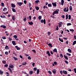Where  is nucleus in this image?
Segmentation results:
<instances>
[{"mask_svg":"<svg viewBox=\"0 0 76 76\" xmlns=\"http://www.w3.org/2000/svg\"><path fill=\"white\" fill-rule=\"evenodd\" d=\"M60 11V10L57 9V10L55 11L53 13V16H54L55 14H58V12Z\"/></svg>","mask_w":76,"mask_h":76,"instance_id":"f257e3e1","label":"nucleus"},{"mask_svg":"<svg viewBox=\"0 0 76 76\" xmlns=\"http://www.w3.org/2000/svg\"><path fill=\"white\" fill-rule=\"evenodd\" d=\"M63 24V22H60L58 23V27L59 28H60L62 26V25Z\"/></svg>","mask_w":76,"mask_h":76,"instance_id":"f03ea898","label":"nucleus"},{"mask_svg":"<svg viewBox=\"0 0 76 76\" xmlns=\"http://www.w3.org/2000/svg\"><path fill=\"white\" fill-rule=\"evenodd\" d=\"M66 7H66H65L64 10V12H69V7Z\"/></svg>","mask_w":76,"mask_h":76,"instance_id":"7ed1b4c3","label":"nucleus"},{"mask_svg":"<svg viewBox=\"0 0 76 76\" xmlns=\"http://www.w3.org/2000/svg\"><path fill=\"white\" fill-rule=\"evenodd\" d=\"M40 22L41 23H43L44 22V24H46V21L45 19H44V20L42 19L41 20Z\"/></svg>","mask_w":76,"mask_h":76,"instance_id":"20e7f679","label":"nucleus"},{"mask_svg":"<svg viewBox=\"0 0 76 76\" xmlns=\"http://www.w3.org/2000/svg\"><path fill=\"white\" fill-rule=\"evenodd\" d=\"M13 38H15V39L16 40V41L19 40L18 38H18V36H17L16 35H14L13 36Z\"/></svg>","mask_w":76,"mask_h":76,"instance_id":"39448f33","label":"nucleus"},{"mask_svg":"<svg viewBox=\"0 0 76 76\" xmlns=\"http://www.w3.org/2000/svg\"><path fill=\"white\" fill-rule=\"evenodd\" d=\"M52 72L53 73V74H56V72H57V71H56V69H54L53 70H52Z\"/></svg>","mask_w":76,"mask_h":76,"instance_id":"423d86ee","label":"nucleus"},{"mask_svg":"<svg viewBox=\"0 0 76 76\" xmlns=\"http://www.w3.org/2000/svg\"><path fill=\"white\" fill-rule=\"evenodd\" d=\"M46 54H48V56H51V54L50 53V52L48 51L46 52Z\"/></svg>","mask_w":76,"mask_h":76,"instance_id":"0eeeda50","label":"nucleus"},{"mask_svg":"<svg viewBox=\"0 0 76 76\" xmlns=\"http://www.w3.org/2000/svg\"><path fill=\"white\" fill-rule=\"evenodd\" d=\"M17 4L20 6H21L22 5V2H17Z\"/></svg>","mask_w":76,"mask_h":76,"instance_id":"6e6552de","label":"nucleus"},{"mask_svg":"<svg viewBox=\"0 0 76 76\" xmlns=\"http://www.w3.org/2000/svg\"><path fill=\"white\" fill-rule=\"evenodd\" d=\"M7 9L6 7H4V9L3 10V11L4 12H7Z\"/></svg>","mask_w":76,"mask_h":76,"instance_id":"1a4fd4ad","label":"nucleus"},{"mask_svg":"<svg viewBox=\"0 0 76 76\" xmlns=\"http://www.w3.org/2000/svg\"><path fill=\"white\" fill-rule=\"evenodd\" d=\"M64 0H61V5H62V6H63V5L64 4Z\"/></svg>","mask_w":76,"mask_h":76,"instance_id":"9d476101","label":"nucleus"},{"mask_svg":"<svg viewBox=\"0 0 76 76\" xmlns=\"http://www.w3.org/2000/svg\"><path fill=\"white\" fill-rule=\"evenodd\" d=\"M15 48H17V50H20V48L18 47V46H16L15 47Z\"/></svg>","mask_w":76,"mask_h":76,"instance_id":"9b49d317","label":"nucleus"},{"mask_svg":"<svg viewBox=\"0 0 76 76\" xmlns=\"http://www.w3.org/2000/svg\"><path fill=\"white\" fill-rule=\"evenodd\" d=\"M52 5L54 6V7H56L57 6V4L56 3H52Z\"/></svg>","mask_w":76,"mask_h":76,"instance_id":"f8f14e48","label":"nucleus"},{"mask_svg":"<svg viewBox=\"0 0 76 76\" xmlns=\"http://www.w3.org/2000/svg\"><path fill=\"white\" fill-rule=\"evenodd\" d=\"M11 5L12 7V8H13V7H15V5L13 3H12L11 4Z\"/></svg>","mask_w":76,"mask_h":76,"instance_id":"ddd939ff","label":"nucleus"},{"mask_svg":"<svg viewBox=\"0 0 76 76\" xmlns=\"http://www.w3.org/2000/svg\"><path fill=\"white\" fill-rule=\"evenodd\" d=\"M1 28H4V29L6 28V26H4V25H1Z\"/></svg>","mask_w":76,"mask_h":76,"instance_id":"4468645a","label":"nucleus"},{"mask_svg":"<svg viewBox=\"0 0 76 76\" xmlns=\"http://www.w3.org/2000/svg\"><path fill=\"white\" fill-rule=\"evenodd\" d=\"M28 23L30 25H32L34 24V23L32 21H31V22H28Z\"/></svg>","mask_w":76,"mask_h":76,"instance_id":"2eb2a0df","label":"nucleus"},{"mask_svg":"<svg viewBox=\"0 0 76 76\" xmlns=\"http://www.w3.org/2000/svg\"><path fill=\"white\" fill-rule=\"evenodd\" d=\"M53 52H55L56 53H57V49L55 48L53 50Z\"/></svg>","mask_w":76,"mask_h":76,"instance_id":"dca6fc26","label":"nucleus"},{"mask_svg":"<svg viewBox=\"0 0 76 76\" xmlns=\"http://www.w3.org/2000/svg\"><path fill=\"white\" fill-rule=\"evenodd\" d=\"M12 43L14 45H16V42L14 41H12Z\"/></svg>","mask_w":76,"mask_h":76,"instance_id":"f3484780","label":"nucleus"},{"mask_svg":"<svg viewBox=\"0 0 76 76\" xmlns=\"http://www.w3.org/2000/svg\"><path fill=\"white\" fill-rule=\"evenodd\" d=\"M5 48V50H9V47H8V46L6 45Z\"/></svg>","mask_w":76,"mask_h":76,"instance_id":"a211bd4d","label":"nucleus"},{"mask_svg":"<svg viewBox=\"0 0 76 76\" xmlns=\"http://www.w3.org/2000/svg\"><path fill=\"white\" fill-rule=\"evenodd\" d=\"M63 73L65 75H67V71H64V70L63 71Z\"/></svg>","mask_w":76,"mask_h":76,"instance_id":"6ab92c4d","label":"nucleus"},{"mask_svg":"<svg viewBox=\"0 0 76 76\" xmlns=\"http://www.w3.org/2000/svg\"><path fill=\"white\" fill-rule=\"evenodd\" d=\"M22 73H24V74H26V76H29V75L28 74H27L26 72H24L23 71L22 72Z\"/></svg>","mask_w":76,"mask_h":76,"instance_id":"aec40b11","label":"nucleus"},{"mask_svg":"<svg viewBox=\"0 0 76 76\" xmlns=\"http://www.w3.org/2000/svg\"><path fill=\"white\" fill-rule=\"evenodd\" d=\"M29 74L30 75H32L33 74V71H29Z\"/></svg>","mask_w":76,"mask_h":76,"instance_id":"412c9836","label":"nucleus"},{"mask_svg":"<svg viewBox=\"0 0 76 76\" xmlns=\"http://www.w3.org/2000/svg\"><path fill=\"white\" fill-rule=\"evenodd\" d=\"M0 17L1 18H6V16H5V15H1Z\"/></svg>","mask_w":76,"mask_h":76,"instance_id":"4be33fe9","label":"nucleus"},{"mask_svg":"<svg viewBox=\"0 0 76 76\" xmlns=\"http://www.w3.org/2000/svg\"><path fill=\"white\" fill-rule=\"evenodd\" d=\"M37 75H38V74H39V69H38L37 70Z\"/></svg>","mask_w":76,"mask_h":76,"instance_id":"5701e85b","label":"nucleus"},{"mask_svg":"<svg viewBox=\"0 0 76 76\" xmlns=\"http://www.w3.org/2000/svg\"><path fill=\"white\" fill-rule=\"evenodd\" d=\"M64 58H65V59H66V60H68V57H67V56H65V55H64Z\"/></svg>","mask_w":76,"mask_h":76,"instance_id":"b1692460","label":"nucleus"},{"mask_svg":"<svg viewBox=\"0 0 76 76\" xmlns=\"http://www.w3.org/2000/svg\"><path fill=\"white\" fill-rule=\"evenodd\" d=\"M3 74V71H1V70H0V75H2Z\"/></svg>","mask_w":76,"mask_h":76,"instance_id":"393cba45","label":"nucleus"},{"mask_svg":"<svg viewBox=\"0 0 76 76\" xmlns=\"http://www.w3.org/2000/svg\"><path fill=\"white\" fill-rule=\"evenodd\" d=\"M68 51L69 53H72V50H71V49L69 48L68 49Z\"/></svg>","mask_w":76,"mask_h":76,"instance_id":"a878e982","label":"nucleus"},{"mask_svg":"<svg viewBox=\"0 0 76 76\" xmlns=\"http://www.w3.org/2000/svg\"><path fill=\"white\" fill-rule=\"evenodd\" d=\"M11 66H10L9 67L11 69H12V68H13L14 67V66L12 64H10Z\"/></svg>","mask_w":76,"mask_h":76,"instance_id":"bb28decb","label":"nucleus"},{"mask_svg":"<svg viewBox=\"0 0 76 76\" xmlns=\"http://www.w3.org/2000/svg\"><path fill=\"white\" fill-rule=\"evenodd\" d=\"M48 45L50 47H53V45H52V44L51 43H49L48 44Z\"/></svg>","mask_w":76,"mask_h":76,"instance_id":"cd10ccee","label":"nucleus"},{"mask_svg":"<svg viewBox=\"0 0 76 76\" xmlns=\"http://www.w3.org/2000/svg\"><path fill=\"white\" fill-rule=\"evenodd\" d=\"M59 40L60 41H61V42H63V39H61V38H59Z\"/></svg>","mask_w":76,"mask_h":76,"instance_id":"c85d7f7f","label":"nucleus"},{"mask_svg":"<svg viewBox=\"0 0 76 76\" xmlns=\"http://www.w3.org/2000/svg\"><path fill=\"white\" fill-rule=\"evenodd\" d=\"M35 8H36V9L37 10H38L39 9V8L38 7L36 6Z\"/></svg>","mask_w":76,"mask_h":76,"instance_id":"c756f323","label":"nucleus"},{"mask_svg":"<svg viewBox=\"0 0 76 76\" xmlns=\"http://www.w3.org/2000/svg\"><path fill=\"white\" fill-rule=\"evenodd\" d=\"M76 44V41L75 40L73 42V43L72 44V45H75V44Z\"/></svg>","mask_w":76,"mask_h":76,"instance_id":"7c9ffc66","label":"nucleus"},{"mask_svg":"<svg viewBox=\"0 0 76 76\" xmlns=\"http://www.w3.org/2000/svg\"><path fill=\"white\" fill-rule=\"evenodd\" d=\"M60 57H61V58H62L63 57V55L62 54H60Z\"/></svg>","mask_w":76,"mask_h":76,"instance_id":"2f4dec72","label":"nucleus"},{"mask_svg":"<svg viewBox=\"0 0 76 76\" xmlns=\"http://www.w3.org/2000/svg\"><path fill=\"white\" fill-rule=\"evenodd\" d=\"M48 7H52V5L50 4H48Z\"/></svg>","mask_w":76,"mask_h":76,"instance_id":"473e14b6","label":"nucleus"},{"mask_svg":"<svg viewBox=\"0 0 76 76\" xmlns=\"http://www.w3.org/2000/svg\"><path fill=\"white\" fill-rule=\"evenodd\" d=\"M12 10L13 12H16V10H15V9H14V8H12Z\"/></svg>","mask_w":76,"mask_h":76,"instance_id":"72a5a7b5","label":"nucleus"},{"mask_svg":"<svg viewBox=\"0 0 76 76\" xmlns=\"http://www.w3.org/2000/svg\"><path fill=\"white\" fill-rule=\"evenodd\" d=\"M8 69L9 70L10 73H12V69H11L10 68H8Z\"/></svg>","mask_w":76,"mask_h":76,"instance_id":"f704fd0d","label":"nucleus"},{"mask_svg":"<svg viewBox=\"0 0 76 76\" xmlns=\"http://www.w3.org/2000/svg\"><path fill=\"white\" fill-rule=\"evenodd\" d=\"M69 10L70 11H72V6H70L69 7Z\"/></svg>","mask_w":76,"mask_h":76,"instance_id":"c9c22d12","label":"nucleus"},{"mask_svg":"<svg viewBox=\"0 0 76 76\" xmlns=\"http://www.w3.org/2000/svg\"><path fill=\"white\" fill-rule=\"evenodd\" d=\"M12 19L13 20H15V16H12Z\"/></svg>","mask_w":76,"mask_h":76,"instance_id":"e433bc0d","label":"nucleus"},{"mask_svg":"<svg viewBox=\"0 0 76 76\" xmlns=\"http://www.w3.org/2000/svg\"><path fill=\"white\" fill-rule=\"evenodd\" d=\"M26 64H27V63H26V62H25L24 63H23L22 64V65H23V66H26Z\"/></svg>","mask_w":76,"mask_h":76,"instance_id":"4c0bfd02","label":"nucleus"},{"mask_svg":"<svg viewBox=\"0 0 76 76\" xmlns=\"http://www.w3.org/2000/svg\"><path fill=\"white\" fill-rule=\"evenodd\" d=\"M66 54L68 56H71V54L70 53H66Z\"/></svg>","mask_w":76,"mask_h":76,"instance_id":"58836bf2","label":"nucleus"},{"mask_svg":"<svg viewBox=\"0 0 76 76\" xmlns=\"http://www.w3.org/2000/svg\"><path fill=\"white\" fill-rule=\"evenodd\" d=\"M38 18L39 20H41V19H42V17H41V16H39L38 17Z\"/></svg>","mask_w":76,"mask_h":76,"instance_id":"ea45409f","label":"nucleus"},{"mask_svg":"<svg viewBox=\"0 0 76 76\" xmlns=\"http://www.w3.org/2000/svg\"><path fill=\"white\" fill-rule=\"evenodd\" d=\"M13 58L15 60H17L18 58H16V57H13Z\"/></svg>","mask_w":76,"mask_h":76,"instance_id":"a19ab883","label":"nucleus"},{"mask_svg":"<svg viewBox=\"0 0 76 76\" xmlns=\"http://www.w3.org/2000/svg\"><path fill=\"white\" fill-rule=\"evenodd\" d=\"M2 63H3L4 64H6V61L3 60L2 61Z\"/></svg>","mask_w":76,"mask_h":76,"instance_id":"79ce46f5","label":"nucleus"},{"mask_svg":"<svg viewBox=\"0 0 76 76\" xmlns=\"http://www.w3.org/2000/svg\"><path fill=\"white\" fill-rule=\"evenodd\" d=\"M4 3L3 2H1V5L2 6V7H4Z\"/></svg>","mask_w":76,"mask_h":76,"instance_id":"37998d69","label":"nucleus"},{"mask_svg":"<svg viewBox=\"0 0 76 76\" xmlns=\"http://www.w3.org/2000/svg\"><path fill=\"white\" fill-rule=\"evenodd\" d=\"M72 25L71 23H67V26H70Z\"/></svg>","mask_w":76,"mask_h":76,"instance_id":"c03bdc74","label":"nucleus"},{"mask_svg":"<svg viewBox=\"0 0 76 76\" xmlns=\"http://www.w3.org/2000/svg\"><path fill=\"white\" fill-rule=\"evenodd\" d=\"M66 20H67V19H68V14H67L66 15Z\"/></svg>","mask_w":76,"mask_h":76,"instance_id":"a18cd8bd","label":"nucleus"},{"mask_svg":"<svg viewBox=\"0 0 76 76\" xmlns=\"http://www.w3.org/2000/svg\"><path fill=\"white\" fill-rule=\"evenodd\" d=\"M28 60H31V56H29L28 57Z\"/></svg>","mask_w":76,"mask_h":76,"instance_id":"49530a36","label":"nucleus"},{"mask_svg":"<svg viewBox=\"0 0 76 76\" xmlns=\"http://www.w3.org/2000/svg\"><path fill=\"white\" fill-rule=\"evenodd\" d=\"M35 2L36 3H38L39 2V0H37V1H36Z\"/></svg>","mask_w":76,"mask_h":76,"instance_id":"de8ad7c7","label":"nucleus"},{"mask_svg":"<svg viewBox=\"0 0 76 76\" xmlns=\"http://www.w3.org/2000/svg\"><path fill=\"white\" fill-rule=\"evenodd\" d=\"M68 19H71V15H69L68 16Z\"/></svg>","mask_w":76,"mask_h":76,"instance_id":"09e8293b","label":"nucleus"},{"mask_svg":"<svg viewBox=\"0 0 76 76\" xmlns=\"http://www.w3.org/2000/svg\"><path fill=\"white\" fill-rule=\"evenodd\" d=\"M56 29L57 30V31H58L59 29V28H58V26H56Z\"/></svg>","mask_w":76,"mask_h":76,"instance_id":"8fccbe9b","label":"nucleus"},{"mask_svg":"<svg viewBox=\"0 0 76 76\" xmlns=\"http://www.w3.org/2000/svg\"><path fill=\"white\" fill-rule=\"evenodd\" d=\"M63 71H60V73L61 75H63Z\"/></svg>","mask_w":76,"mask_h":76,"instance_id":"3c124183","label":"nucleus"},{"mask_svg":"<svg viewBox=\"0 0 76 76\" xmlns=\"http://www.w3.org/2000/svg\"><path fill=\"white\" fill-rule=\"evenodd\" d=\"M5 54L6 55H7L8 54H9V53H8V52L6 51L5 52Z\"/></svg>","mask_w":76,"mask_h":76,"instance_id":"603ef678","label":"nucleus"},{"mask_svg":"<svg viewBox=\"0 0 76 76\" xmlns=\"http://www.w3.org/2000/svg\"><path fill=\"white\" fill-rule=\"evenodd\" d=\"M48 73L50 74V75H51L52 74V72L50 71H48Z\"/></svg>","mask_w":76,"mask_h":76,"instance_id":"864d4df0","label":"nucleus"},{"mask_svg":"<svg viewBox=\"0 0 76 76\" xmlns=\"http://www.w3.org/2000/svg\"><path fill=\"white\" fill-rule=\"evenodd\" d=\"M64 62H65V63H66V64H69V62L67 61H65Z\"/></svg>","mask_w":76,"mask_h":76,"instance_id":"5fc2aeb1","label":"nucleus"},{"mask_svg":"<svg viewBox=\"0 0 76 76\" xmlns=\"http://www.w3.org/2000/svg\"><path fill=\"white\" fill-rule=\"evenodd\" d=\"M69 30L70 31H71L72 32H74V30H73V29H70Z\"/></svg>","mask_w":76,"mask_h":76,"instance_id":"6e6d98bb","label":"nucleus"},{"mask_svg":"<svg viewBox=\"0 0 76 76\" xmlns=\"http://www.w3.org/2000/svg\"><path fill=\"white\" fill-rule=\"evenodd\" d=\"M23 20L24 21H26V16H25V18H24Z\"/></svg>","mask_w":76,"mask_h":76,"instance_id":"4d7b16f0","label":"nucleus"},{"mask_svg":"<svg viewBox=\"0 0 76 76\" xmlns=\"http://www.w3.org/2000/svg\"><path fill=\"white\" fill-rule=\"evenodd\" d=\"M2 39H6V37H2Z\"/></svg>","mask_w":76,"mask_h":76,"instance_id":"13d9d810","label":"nucleus"},{"mask_svg":"<svg viewBox=\"0 0 76 76\" xmlns=\"http://www.w3.org/2000/svg\"><path fill=\"white\" fill-rule=\"evenodd\" d=\"M34 70L35 71L37 70V68L35 67L34 68Z\"/></svg>","mask_w":76,"mask_h":76,"instance_id":"bf43d9fd","label":"nucleus"},{"mask_svg":"<svg viewBox=\"0 0 76 76\" xmlns=\"http://www.w3.org/2000/svg\"><path fill=\"white\" fill-rule=\"evenodd\" d=\"M8 38L10 41H12V39L10 38V37H9Z\"/></svg>","mask_w":76,"mask_h":76,"instance_id":"052dcab7","label":"nucleus"},{"mask_svg":"<svg viewBox=\"0 0 76 76\" xmlns=\"http://www.w3.org/2000/svg\"><path fill=\"white\" fill-rule=\"evenodd\" d=\"M61 18H63V19H64V18H65V16H64V15H62L61 16Z\"/></svg>","mask_w":76,"mask_h":76,"instance_id":"680f3d73","label":"nucleus"},{"mask_svg":"<svg viewBox=\"0 0 76 76\" xmlns=\"http://www.w3.org/2000/svg\"><path fill=\"white\" fill-rule=\"evenodd\" d=\"M50 17H51V18H52L53 19H54L55 18L54 16L51 15Z\"/></svg>","mask_w":76,"mask_h":76,"instance_id":"e2e57ef3","label":"nucleus"},{"mask_svg":"<svg viewBox=\"0 0 76 76\" xmlns=\"http://www.w3.org/2000/svg\"><path fill=\"white\" fill-rule=\"evenodd\" d=\"M4 66L5 67H8V65L7 64H6L4 65Z\"/></svg>","mask_w":76,"mask_h":76,"instance_id":"0e129e2a","label":"nucleus"},{"mask_svg":"<svg viewBox=\"0 0 76 76\" xmlns=\"http://www.w3.org/2000/svg\"><path fill=\"white\" fill-rule=\"evenodd\" d=\"M32 51L34 52V53H36V51H35V50H32Z\"/></svg>","mask_w":76,"mask_h":76,"instance_id":"69168bd1","label":"nucleus"},{"mask_svg":"<svg viewBox=\"0 0 76 76\" xmlns=\"http://www.w3.org/2000/svg\"><path fill=\"white\" fill-rule=\"evenodd\" d=\"M24 4H26V0H24Z\"/></svg>","mask_w":76,"mask_h":76,"instance_id":"338daca9","label":"nucleus"},{"mask_svg":"<svg viewBox=\"0 0 76 76\" xmlns=\"http://www.w3.org/2000/svg\"><path fill=\"white\" fill-rule=\"evenodd\" d=\"M74 71L75 72V73H76V68H74Z\"/></svg>","mask_w":76,"mask_h":76,"instance_id":"774afa93","label":"nucleus"}]
</instances>
